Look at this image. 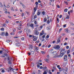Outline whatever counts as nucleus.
<instances>
[{
    "label": "nucleus",
    "instance_id": "13d9d810",
    "mask_svg": "<svg viewBox=\"0 0 74 74\" xmlns=\"http://www.w3.org/2000/svg\"><path fill=\"white\" fill-rule=\"evenodd\" d=\"M44 21L45 22H46L47 21V19H44Z\"/></svg>",
    "mask_w": 74,
    "mask_h": 74
},
{
    "label": "nucleus",
    "instance_id": "e433bc0d",
    "mask_svg": "<svg viewBox=\"0 0 74 74\" xmlns=\"http://www.w3.org/2000/svg\"><path fill=\"white\" fill-rule=\"evenodd\" d=\"M36 40H37V38H34L33 39V41H36Z\"/></svg>",
    "mask_w": 74,
    "mask_h": 74
},
{
    "label": "nucleus",
    "instance_id": "bb28decb",
    "mask_svg": "<svg viewBox=\"0 0 74 74\" xmlns=\"http://www.w3.org/2000/svg\"><path fill=\"white\" fill-rule=\"evenodd\" d=\"M67 9H65L64 10V12H67Z\"/></svg>",
    "mask_w": 74,
    "mask_h": 74
},
{
    "label": "nucleus",
    "instance_id": "c9c22d12",
    "mask_svg": "<svg viewBox=\"0 0 74 74\" xmlns=\"http://www.w3.org/2000/svg\"><path fill=\"white\" fill-rule=\"evenodd\" d=\"M1 72L2 73H4L5 72V71H4V69H3L2 71H1Z\"/></svg>",
    "mask_w": 74,
    "mask_h": 74
},
{
    "label": "nucleus",
    "instance_id": "680f3d73",
    "mask_svg": "<svg viewBox=\"0 0 74 74\" xmlns=\"http://www.w3.org/2000/svg\"><path fill=\"white\" fill-rule=\"evenodd\" d=\"M51 45H49L48 46V48H49L51 47Z\"/></svg>",
    "mask_w": 74,
    "mask_h": 74
},
{
    "label": "nucleus",
    "instance_id": "c85d7f7f",
    "mask_svg": "<svg viewBox=\"0 0 74 74\" xmlns=\"http://www.w3.org/2000/svg\"><path fill=\"white\" fill-rule=\"evenodd\" d=\"M47 74V72H46V71H45L43 74Z\"/></svg>",
    "mask_w": 74,
    "mask_h": 74
},
{
    "label": "nucleus",
    "instance_id": "338daca9",
    "mask_svg": "<svg viewBox=\"0 0 74 74\" xmlns=\"http://www.w3.org/2000/svg\"><path fill=\"white\" fill-rule=\"evenodd\" d=\"M16 1V0H14L13 1V4L14 5V3H15V1Z\"/></svg>",
    "mask_w": 74,
    "mask_h": 74
},
{
    "label": "nucleus",
    "instance_id": "8fccbe9b",
    "mask_svg": "<svg viewBox=\"0 0 74 74\" xmlns=\"http://www.w3.org/2000/svg\"><path fill=\"white\" fill-rule=\"evenodd\" d=\"M10 40H6V42H10Z\"/></svg>",
    "mask_w": 74,
    "mask_h": 74
},
{
    "label": "nucleus",
    "instance_id": "09e8293b",
    "mask_svg": "<svg viewBox=\"0 0 74 74\" xmlns=\"http://www.w3.org/2000/svg\"><path fill=\"white\" fill-rule=\"evenodd\" d=\"M37 67L38 68H39V67H40V66L39 65V64H38L37 65Z\"/></svg>",
    "mask_w": 74,
    "mask_h": 74
},
{
    "label": "nucleus",
    "instance_id": "79ce46f5",
    "mask_svg": "<svg viewBox=\"0 0 74 74\" xmlns=\"http://www.w3.org/2000/svg\"><path fill=\"white\" fill-rule=\"evenodd\" d=\"M45 35H43L42 36V38H45Z\"/></svg>",
    "mask_w": 74,
    "mask_h": 74
},
{
    "label": "nucleus",
    "instance_id": "6e6552de",
    "mask_svg": "<svg viewBox=\"0 0 74 74\" xmlns=\"http://www.w3.org/2000/svg\"><path fill=\"white\" fill-rule=\"evenodd\" d=\"M64 31L65 32H66V33H70V31L69 30H68V29H67V28L65 29Z\"/></svg>",
    "mask_w": 74,
    "mask_h": 74
},
{
    "label": "nucleus",
    "instance_id": "5fc2aeb1",
    "mask_svg": "<svg viewBox=\"0 0 74 74\" xmlns=\"http://www.w3.org/2000/svg\"><path fill=\"white\" fill-rule=\"evenodd\" d=\"M29 28H27L26 29V32H29Z\"/></svg>",
    "mask_w": 74,
    "mask_h": 74
},
{
    "label": "nucleus",
    "instance_id": "5701e85b",
    "mask_svg": "<svg viewBox=\"0 0 74 74\" xmlns=\"http://www.w3.org/2000/svg\"><path fill=\"white\" fill-rule=\"evenodd\" d=\"M59 56H60L59 55L56 56V55L54 57L55 58H58V57H59Z\"/></svg>",
    "mask_w": 74,
    "mask_h": 74
},
{
    "label": "nucleus",
    "instance_id": "f257e3e1",
    "mask_svg": "<svg viewBox=\"0 0 74 74\" xmlns=\"http://www.w3.org/2000/svg\"><path fill=\"white\" fill-rule=\"evenodd\" d=\"M12 69H13V68H12L11 67V66H9V68H7V71L10 72V71H11Z\"/></svg>",
    "mask_w": 74,
    "mask_h": 74
},
{
    "label": "nucleus",
    "instance_id": "c03bdc74",
    "mask_svg": "<svg viewBox=\"0 0 74 74\" xmlns=\"http://www.w3.org/2000/svg\"><path fill=\"white\" fill-rule=\"evenodd\" d=\"M57 8H60V6L58 5H57Z\"/></svg>",
    "mask_w": 74,
    "mask_h": 74
},
{
    "label": "nucleus",
    "instance_id": "cd10ccee",
    "mask_svg": "<svg viewBox=\"0 0 74 74\" xmlns=\"http://www.w3.org/2000/svg\"><path fill=\"white\" fill-rule=\"evenodd\" d=\"M41 52L42 54H45V52L43 51H41Z\"/></svg>",
    "mask_w": 74,
    "mask_h": 74
},
{
    "label": "nucleus",
    "instance_id": "7ed1b4c3",
    "mask_svg": "<svg viewBox=\"0 0 74 74\" xmlns=\"http://www.w3.org/2000/svg\"><path fill=\"white\" fill-rule=\"evenodd\" d=\"M54 48L56 49H58V50H59V49L60 48V46L59 45L56 46L54 47Z\"/></svg>",
    "mask_w": 74,
    "mask_h": 74
},
{
    "label": "nucleus",
    "instance_id": "ea45409f",
    "mask_svg": "<svg viewBox=\"0 0 74 74\" xmlns=\"http://www.w3.org/2000/svg\"><path fill=\"white\" fill-rule=\"evenodd\" d=\"M42 15H45V12L44 11L42 12Z\"/></svg>",
    "mask_w": 74,
    "mask_h": 74
},
{
    "label": "nucleus",
    "instance_id": "dca6fc26",
    "mask_svg": "<svg viewBox=\"0 0 74 74\" xmlns=\"http://www.w3.org/2000/svg\"><path fill=\"white\" fill-rule=\"evenodd\" d=\"M8 60H12V58H10L9 57H8Z\"/></svg>",
    "mask_w": 74,
    "mask_h": 74
},
{
    "label": "nucleus",
    "instance_id": "393cba45",
    "mask_svg": "<svg viewBox=\"0 0 74 74\" xmlns=\"http://www.w3.org/2000/svg\"><path fill=\"white\" fill-rule=\"evenodd\" d=\"M11 9L12 11H14V8L13 7H11Z\"/></svg>",
    "mask_w": 74,
    "mask_h": 74
},
{
    "label": "nucleus",
    "instance_id": "473e14b6",
    "mask_svg": "<svg viewBox=\"0 0 74 74\" xmlns=\"http://www.w3.org/2000/svg\"><path fill=\"white\" fill-rule=\"evenodd\" d=\"M3 26H4V27H5V26H6V24H5V23H3Z\"/></svg>",
    "mask_w": 74,
    "mask_h": 74
},
{
    "label": "nucleus",
    "instance_id": "864d4df0",
    "mask_svg": "<svg viewBox=\"0 0 74 74\" xmlns=\"http://www.w3.org/2000/svg\"><path fill=\"white\" fill-rule=\"evenodd\" d=\"M35 4H36V5H38V2H36Z\"/></svg>",
    "mask_w": 74,
    "mask_h": 74
},
{
    "label": "nucleus",
    "instance_id": "f03ea898",
    "mask_svg": "<svg viewBox=\"0 0 74 74\" xmlns=\"http://www.w3.org/2000/svg\"><path fill=\"white\" fill-rule=\"evenodd\" d=\"M66 52H67L66 51H64V52H63L62 53H60V56H61V57H62V56H63V55H64V53H66Z\"/></svg>",
    "mask_w": 74,
    "mask_h": 74
},
{
    "label": "nucleus",
    "instance_id": "9d476101",
    "mask_svg": "<svg viewBox=\"0 0 74 74\" xmlns=\"http://www.w3.org/2000/svg\"><path fill=\"white\" fill-rule=\"evenodd\" d=\"M35 33L36 35H38V34H39V32H38L36 30L35 32Z\"/></svg>",
    "mask_w": 74,
    "mask_h": 74
},
{
    "label": "nucleus",
    "instance_id": "2f4dec72",
    "mask_svg": "<svg viewBox=\"0 0 74 74\" xmlns=\"http://www.w3.org/2000/svg\"><path fill=\"white\" fill-rule=\"evenodd\" d=\"M43 34H44V33H40V36H42Z\"/></svg>",
    "mask_w": 74,
    "mask_h": 74
},
{
    "label": "nucleus",
    "instance_id": "e2e57ef3",
    "mask_svg": "<svg viewBox=\"0 0 74 74\" xmlns=\"http://www.w3.org/2000/svg\"><path fill=\"white\" fill-rule=\"evenodd\" d=\"M24 39H25V38H24V37H23L21 38L22 40H24Z\"/></svg>",
    "mask_w": 74,
    "mask_h": 74
},
{
    "label": "nucleus",
    "instance_id": "58836bf2",
    "mask_svg": "<svg viewBox=\"0 0 74 74\" xmlns=\"http://www.w3.org/2000/svg\"><path fill=\"white\" fill-rule=\"evenodd\" d=\"M62 17V15H60L59 16V18H61Z\"/></svg>",
    "mask_w": 74,
    "mask_h": 74
},
{
    "label": "nucleus",
    "instance_id": "ddd939ff",
    "mask_svg": "<svg viewBox=\"0 0 74 74\" xmlns=\"http://www.w3.org/2000/svg\"><path fill=\"white\" fill-rule=\"evenodd\" d=\"M53 53L54 55H58L56 53V51H54Z\"/></svg>",
    "mask_w": 74,
    "mask_h": 74
},
{
    "label": "nucleus",
    "instance_id": "0eeeda50",
    "mask_svg": "<svg viewBox=\"0 0 74 74\" xmlns=\"http://www.w3.org/2000/svg\"><path fill=\"white\" fill-rule=\"evenodd\" d=\"M29 49L30 50H32V49H33V46L31 45H29Z\"/></svg>",
    "mask_w": 74,
    "mask_h": 74
},
{
    "label": "nucleus",
    "instance_id": "774afa93",
    "mask_svg": "<svg viewBox=\"0 0 74 74\" xmlns=\"http://www.w3.org/2000/svg\"><path fill=\"white\" fill-rule=\"evenodd\" d=\"M71 29L72 30H74V28L71 27Z\"/></svg>",
    "mask_w": 74,
    "mask_h": 74
},
{
    "label": "nucleus",
    "instance_id": "72a5a7b5",
    "mask_svg": "<svg viewBox=\"0 0 74 74\" xmlns=\"http://www.w3.org/2000/svg\"><path fill=\"white\" fill-rule=\"evenodd\" d=\"M64 70H65V71H67V68H65Z\"/></svg>",
    "mask_w": 74,
    "mask_h": 74
},
{
    "label": "nucleus",
    "instance_id": "0e129e2a",
    "mask_svg": "<svg viewBox=\"0 0 74 74\" xmlns=\"http://www.w3.org/2000/svg\"><path fill=\"white\" fill-rule=\"evenodd\" d=\"M34 18H37V16L36 15H35L34 16Z\"/></svg>",
    "mask_w": 74,
    "mask_h": 74
},
{
    "label": "nucleus",
    "instance_id": "4c0bfd02",
    "mask_svg": "<svg viewBox=\"0 0 74 74\" xmlns=\"http://www.w3.org/2000/svg\"><path fill=\"white\" fill-rule=\"evenodd\" d=\"M38 15H40V12H38L37 13Z\"/></svg>",
    "mask_w": 74,
    "mask_h": 74
},
{
    "label": "nucleus",
    "instance_id": "3c124183",
    "mask_svg": "<svg viewBox=\"0 0 74 74\" xmlns=\"http://www.w3.org/2000/svg\"><path fill=\"white\" fill-rule=\"evenodd\" d=\"M66 27V24L64 25H63L64 27Z\"/></svg>",
    "mask_w": 74,
    "mask_h": 74
},
{
    "label": "nucleus",
    "instance_id": "a19ab883",
    "mask_svg": "<svg viewBox=\"0 0 74 74\" xmlns=\"http://www.w3.org/2000/svg\"><path fill=\"white\" fill-rule=\"evenodd\" d=\"M70 53V50H69L67 51V54H69Z\"/></svg>",
    "mask_w": 74,
    "mask_h": 74
},
{
    "label": "nucleus",
    "instance_id": "052dcab7",
    "mask_svg": "<svg viewBox=\"0 0 74 74\" xmlns=\"http://www.w3.org/2000/svg\"><path fill=\"white\" fill-rule=\"evenodd\" d=\"M38 2L39 3H41V1L40 0H38Z\"/></svg>",
    "mask_w": 74,
    "mask_h": 74
},
{
    "label": "nucleus",
    "instance_id": "f704fd0d",
    "mask_svg": "<svg viewBox=\"0 0 74 74\" xmlns=\"http://www.w3.org/2000/svg\"><path fill=\"white\" fill-rule=\"evenodd\" d=\"M67 42H65L64 43V45H67Z\"/></svg>",
    "mask_w": 74,
    "mask_h": 74
},
{
    "label": "nucleus",
    "instance_id": "37998d69",
    "mask_svg": "<svg viewBox=\"0 0 74 74\" xmlns=\"http://www.w3.org/2000/svg\"><path fill=\"white\" fill-rule=\"evenodd\" d=\"M62 28L60 29H59V32H60V31H62Z\"/></svg>",
    "mask_w": 74,
    "mask_h": 74
},
{
    "label": "nucleus",
    "instance_id": "1a4fd4ad",
    "mask_svg": "<svg viewBox=\"0 0 74 74\" xmlns=\"http://www.w3.org/2000/svg\"><path fill=\"white\" fill-rule=\"evenodd\" d=\"M67 56L66 55H65L64 56V60L65 61H66V60H67Z\"/></svg>",
    "mask_w": 74,
    "mask_h": 74
},
{
    "label": "nucleus",
    "instance_id": "f8f14e48",
    "mask_svg": "<svg viewBox=\"0 0 74 74\" xmlns=\"http://www.w3.org/2000/svg\"><path fill=\"white\" fill-rule=\"evenodd\" d=\"M0 35L2 36H3L5 35V33L4 32H2L0 34Z\"/></svg>",
    "mask_w": 74,
    "mask_h": 74
},
{
    "label": "nucleus",
    "instance_id": "a878e982",
    "mask_svg": "<svg viewBox=\"0 0 74 74\" xmlns=\"http://www.w3.org/2000/svg\"><path fill=\"white\" fill-rule=\"evenodd\" d=\"M31 51V54H34V51Z\"/></svg>",
    "mask_w": 74,
    "mask_h": 74
},
{
    "label": "nucleus",
    "instance_id": "bf43d9fd",
    "mask_svg": "<svg viewBox=\"0 0 74 74\" xmlns=\"http://www.w3.org/2000/svg\"><path fill=\"white\" fill-rule=\"evenodd\" d=\"M49 35H47V36H46V38H49Z\"/></svg>",
    "mask_w": 74,
    "mask_h": 74
},
{
    "label": "nucleus",
    "instance_id": "4d7b16f0",
    "mask_svg": "<svg viewBox=\"0 0 74 74\" xmlns=\"http://www.w3.org/2000/svg\"><path fill=\"white\" fill-rule=\"evenodd\" d=\"M29 37H30V38L31 37H32V35H29Z\"/></svg>",
    "mask_w": 74,
    "mask_h": 74
},
{
    "label": "nucleus",
    "instance_id": "39448f33",
    "mask_svg": "<svg viewBox=\"0 0 74 74\" xmlns=\"http://www.w3.org/2000/svg\"><path fill=\"white\" fill-rule=\"evenodd\" d=\"M60 50L61 51H60V53H61L62 52L65 51V49H63L62 48H61L60 49Z\"/></svg>",
    "mask_w": 74,
    "mask_h": 74
},
{
    "label": "nucleus",
    "instance_id": "b1692460",
    "mask_svg": "<svg viewBox=\"0 0 74 74\" xmlns=\"http://www.w3.org/2000/svg\"><path fill=\"white\" fill-rule=\"evenodd\" d=\"M47 29L48 30H50V27H47Z\"/></svg>",
    "mask_w": 74,
    "mask_h": 74
},
{
    "label": "nucleus",
    "instance_id": "412c9836",
    "mask_svg": "<svg viewBox=\"0 0 74 74\" xmlns=\"http://www.w3.org/2000/svg\"><path fill=\"white\" fill-rule=\"evenodd\" d=\"M5 36H8V32H6L5 34Z\"/></svg>",
    "mask_w": 74,
    "mask_h": 74
},
{
    "label": "nucleus",
    "instance_id": "603ef678",
    "mask_svg": "<svg viewBox=\"0 0 74 74\" xmlns=\"http://www.w3.org/2000/svg\"><path fill=\"white\" fill-rule=\"evenodd\" d=\"M47 23L48 24H49V20H48L47 21Z\"/></svg>",
    "mask_w": 74,
    "mask_h": 74
},
{
    "label": "nucleus",
    "instance_id": "423d86ee",
    "mask_svg": "<svg viewBox=\"0 0 74 74\" xmlns=\"http://www.w3.org/2000/svg\"><path fill=\"white\" fill-rule=\"evenodd\" d=\"M62 38V36L59 37L57 40V42L58 43L60 42V39Z\"/></svg>",
    "mask_w": 74,
    "mask_h": 74
},
{
    "label": "nucleus",
    "instance_id": "9b49d317",
    "mask_svg": "<svg viewBox=\"0 0 74 74\" xmlns=\"http://www.w3.org/2000/svg\"><path fill=\"white\" fill-rule=\"evenodd\" d=\"M16 45V46H17L18 47H20L21 46V45H20V43H17Z\"/></svg>",
    "mask_w": 74,
    "mask_h": 74
},
{
    "label": "nucleus",
    "instance_id": "aec40b11",
    "mask_svg": "<svg viewBox=\"0 0 74 74\" xmlns=\"http://www.w3.org/2000/svg\"><path fill=\"white\" fill-rule=\"evenodd\" d=\"M0 6L1 7H3V5L2 3H0Z\"/></svg>",
    "mask_w": 74,
    "mask_h": 74
},
{
    "label": "nucleus",
    "instance_id": "de8ad7c7",
    "mask_svg": "<svg viewBox=\"0 0 74 74\" xmlns=\"http://www.w3.org/2000/svg\"><path fill=\"white\" fill-rule=\"evenodd\" d=\"M3 5L4 7H5V8H7V6H5V3L3 4Z\"/></svg>",
    "mask_w": 74,
    "mask_h": 74
},
{
    "label": "nucleus",
    "instance_id": "c756f323",
    "mask_svg": "<svg viewBox=\"0 0 74 74\" xmlns=\"http://www.w3.org/2000/svg\"><path fill=\"white\" fill-rule=\"evenodd\" d=\"M34 63L32 62L31 64L32 66L33 67V66H34Z\"/></svg>",
    "mask_w": 74,
    "mask_h": 74
},
{
    "label": "nucleus",
    "instance_id": "7c9ffc66",
    "mask_svg": "<svg viewBox=\"0 0 74 74\" xmlns=\"http://www.w3.org/2000/svg\"><path fill=\"white\" fill-rule=\"evenodd\" d=\"M22 6H23L24 8H26V7H25V5H24L22 4Z\"/></svg>",
    "mask_w": 74,
    "mask_h": 74
},
{
    "label": "nucleus",
    "instance_id": "a211bd4d",
    "mask_svg": "<svg viewBox=\"0 0 74 74\" xmlns=\"http://www.w3.org/2000/svg\"><path fill=\"white\" fill-rule=\"evenodd\" d=\"M5 22L6 23H8V22H9V20H6Z\"/></svg>",
    "mask_w": 74,
    "mask_h": 74
},
{
    "label": "nucleus",
    "instance_id": "49530a36",
    "mask_svg": "<svg viewBox=\"0 0 74 74\" xmlns=\"http://www.w3.org/2000/svg\"><path fill=\"white\" fill-rule=\"evenodd\" d=\"M56 42L54 40L52 42V43L53 44H55V43Z\"/></svg>",
    "mask_w": 74,
    "mask_h": 74
},
{
    "label": "nucleus",
    "instance_id": "f3484780",
    "mask_svg": "<svg viewBox=\"0 0 74 74\" xmlns=\"http://www.w3.org/2000/svg\"><path fill=\"white\" fill-rule=\"evenodd\" d=\"M34 12H35L36 11V10H37V8H36V7H35L34 9Z\"/></svg>",
    "mask_w": 74,
    "mask_h": 74
},
{
    "label": "nucleus",
    "instance_id": "a18cd8bd",
    "mask_svg": "<svg viewBox=\"0 0 74 74\" xmlns=\"http://www.w3.org/2000/svg\"><path fill=\"white\" fill-rule=\"evenodd\" d=\"M34 23L35 25H36V24H37V21H34Z\"/></svg>",
    "mask_w": 74,
    "mask_h": 74
},
{
    "label": "nucleus",
    "instance_id": "6ab92c4d",
    "mask_svg": "<svg viewBox=\"0 0 74 74\" xmlns=\"http://www.w3.org/2000/svg\"><path fill=\"white\" fill-rule=\"evenodd\" d=\"M66 19H69V18H70V16H69V15L66 16Z\"/></svg>",
    "mask_w": 74,
    "mask_h": 74
},
{
    "label": "nucleus",
    "instance_id": "6e6d98bb",
    "mask_svg": "<svg viewBox=\"0 0 74 74\" xmlns=\"http://www.w3.org/2000/svg\"><path fill=\"white\" fill-rule=\"evenodd\" d=\"M69 46H66V49H69Z\"/></svg>",
    "mask_w": 74,
    "mask_h": 74
},
{
    "label": "nucleus",
    "instance_id": "2eb2a0df",
    "mask_svg": "<svg viewBox=\"0 0 74 74\" xmlns=\"http://www.w3.org/2000/svg\"><path fill=\"white\" fill-rule=\"evenodd\" d=\"M9 61L8 62V64H11L12 63H11V60H8Z\"/></svg>",
    "mask_w": 74,
    "mask_h": 74
},
{
    "label": "nucleus",
    "instance_id": "20e7f679",
    "mask_svg": "<svg viewBox=\"0 0 74 74\" xmlns=\"http://www.w3.org/2000/svg\"><path fill=\"white\" fill-rule=\"evenodd\" d=\"M34 48L35 49L36 51L37 52H38V48L37 47L35 46L34 47Z\"/></svg>",
    "mask_w": 74,
    "mask_h": 74
},
{
    "label": "nucleus",
    "instance_id": "4be33fe9",
    "mask_svg": "<svg viewBox=\"0 0 74 74\" xmlns=\"http://www.w3.org/2000/svg\"><path fill=\"white\" fill-rule=\"evenodd\" d=\"M1 30H2V31H4V28H1Z\"/></svg>",
    "mask_w": 74,
    "mask_h": 74
},
{
    "label": "nucleus",
    "instance_id": "4468645a",
    "mask_svg": "<svg viewBox=\"0 0 74 74\" xmlns=\"http://www.w3.org/2000/svg\"><path fill=\"white\" fill-rule=\"evenodd\" d=\"M53 49H52L50 50V53H53V52H54L53 51Z\"/></svg>",
    "mask_w": 74,
    "mask_h": 74
},
{
    "label": "nucleus",
    "instance_id": "69168bd1",
    "mask_svg": "<svg viewBox=\"0 0 74 74\" xmlns=\"http://www.w3.org/2000/svg\"><path fill=\"white\" fill-rule=\"evenodd\" d=\"M3 50H0V53H1L2 52H3Z\"/></svg>",
    "mask_w": 74,
    "mask_h": 74
}]
</instances>
